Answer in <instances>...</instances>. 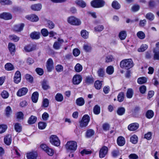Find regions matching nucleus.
I'll return each instance as SVG.
<instances>
[{
	"instance_id": "nucleus-62",
	"label": "nucleus",
	"mask_w": 159,
	"mask_h": 159,
	"mask_svg": "<svg viewBox=\"0 0 159 159\" xmlns=\"http://www.w3.org/2000/svg\"><path fill=\"white\" fill-rule=\"evenodd\" d=\"M2 97L4 99L7 98L9 97V93L8 92L5 90H4L1 93Z\"/></svg>"
},
{
	"instance_id": "nucleus-59",
	"label": "nucleus",
	"mask_w": 159,
	"mask_h": 159,
	"mask_svg": "<svg viewBox=\"0 0 159 159\" xmlns=\"http://www.w3.org/2000/svg\"><path fill=\"white\" fill-rule=\"evenodd\" d=\"M9 39L15 42H17L19 40V37L15 35H11L9 36Z\"/></svg>"
},
{
	"instance_id": "nucleus-31",
	"label": "nucleus",
	"mask_w": 159,
	"mask_h": 159,
	"mask_svg": "<svg viewBox=\"0 0 159 159\" xmlns=\"http://www.w3.org/2000/svg\"><path fill=\"white\" fill-rule=\"evenodd\" d=\"M125 112V108L123 107H120L118 108L116 113L118 115L120 116H122L124 115Z\"/></svg>"
},
{
	"instance_id": "nucleus-4",
	"label": "nucleus",
	"mask_w": 159,
	"mask_h": 159,
	"mask_svg": "<svg viewBox=\"0 0 159 159\" xmlns=\"http://www.w3.org/2000/svg\"><path fill=\"white\" fill-rule=\"evenodd\" d=\"M105 4L103 0H93L90 2L91 6L94 8H100L103 7Z\"/></svg>"
},
{
	"instance_id": "nucleus-19",
	"label": "nucleus",
	"mask_w": 159,
	"mask_h": 159,
	"mask_svg": "<svg viewBox=\"0 0 159 159\" xmlns=\"http://www.w3.org/2000/svg\"><path fill=\"white\" fill-rule=\"evenodd\" d=\"M30 36L32 39H39L40 38V33L39 32L34 31L30 33Z\"/></svg>"
},
{
	"instance_id": "nucleus-52",
	"label": "nucleus",
	"mask_w": 159,
	"mask_h": 159,
	"mask_svg": "<svg viewBox=\"0 0 159 159\" xmlns=\"http://www.w3.org/2000/svg\"><path fill=\"white\" fill-rule=\"evenodd\" d=\"M82 69V66L80 63H77L75 67V71L77 72H81Z\"/></svg>"
},
{
	"instance_id": "nucleus-40",
	"label": "nucleus",
	"mask_w": 159,
	"mask_h": 159,
	"mask_svg": "<svg viewBox=\"0 0 159 159\" xmlns=\"http://www.w3.org/2000/svg\"><path fill=\"white\" fill-rule=\"evenodd\" d=\"M127 36L126 32L125 30H123L120 31L119 34V37L121 40H123L125 39Z\"/></svg>"
},
{
	"instance_id": "nucleus-53",
	"label": "nucleus",
	"mask_w": 159,
	"mask_h": 159,
	"mask_svg": "<svg viewBox=\"0 0 159 159\" xmlns=\"http://www.w3.org/2000/svg\"><path fill=\"white\" fill-rule=\"evenodd\" d=\"M46 123L43 122H39L38 123V128L40 129H44L47 126Z\"/></svg>"
},
{
	"instance_id": "nucleus-13",
	"label": "nucleus",
	"mask_w": 159,
	"mask_h": 159,
	"mask_svg": "<svg viewBox=\"0 0 159 159\" xmlns=\"http://www.w3.org/2000/svg\"><path fill=\"white\" fill-rule=\"evenodd\" d=\"M38 153L36 151H32L26 153V157L27 159H37Z\"/></svg>"
},
{
	"instance_id": "nucleus-60",
	"label": "nucleus",
	"mask_w": 159,
	"mask_h": 159,
	"mask_svg": "<svg viewBox=\"0 0 159 159\" xmlns=\"http://www.w3.org/2000/svg\"><path fill=\"white\" fill-rule=\"evenodd\" d=\"M42 88L44 90H46L50 88V86L47 84L46 80H43L42 84Z\"/></svg>"
},
{
	"instance_id": "nucleus-1",
	"label": "nucleus",
	"mask_w": 159,
	"mask_h": 159,
	"mask_svg": "<svg viewBox=\"0 0 159 159\" xmlns=\"http://www.w3.org/2000/svg\"><path fill=\"white\" fill-rule=\"evenodd\" d=\"M134 66V63L131 58L122 60L120 62V66L122 69L129 70Z\"/></svg>"
},
{
	"instance_id": "nucleus-45",
	"label": "nucleus",
	"mask_w": 159,
	"mask_h": 159,
	"mask_svg": "<svg viewBox=\"0 0 159 159\" xmlns=\"http://www.w3.org/2000/svg\"><path fill=\"white\" fill-rule=\"evenodd\" d=\"M147 79L145 77H139L137 79V83L139 84H142L146 83Z\"/></svg>"
},
{
	"instance_id": "nucleus-38",
	"label": "nucleus",
	"mask_w": 159,
	"mask_h": 159,
	"mask_svg": "<svg viewBox=\"0 0 159 159\" xmlns=\"http://www.w3.org/2000/svg\"><path fill=\"white\" fill-rule=\"evenodd\" d=\"M111 6L114 9L116 10L119 9L120 8V5L116 0L113 1L111 4Z\"/></svg>"
},
{
	"instance_id": "nucleus-17",
	"label": "nucleus",
	"mask_w": 159,
	"mask_h": 159,
	"mask_svg": "<svg viewBox=\"0 0 159 159\" xmlns=\"http://www.w3.org/2000/svg\"><path fill=\"white\" fill-rule=\"evenodd\" d=\"M21 79V75L20 71L17 70L15 74L14 77V82L16 84L19 83Z\"/></svg>"
},
{
	"instance_id": "nucleus-29",
	"label": "nucleus",
	"mask_w": 159,
	"mask_h": 159,
	"mask_svg": "<svg viewBox=\"0 0 159 159\" xmlns=\"http://www.w3.org/2000/svg\"><path fill=\"white\" fill-rule=\"evenodd\" d=\"M95 133L94 130L92 129H87L85 133V137L87 138H90L93 136Z\"/></svg>"
},
{
	"instance_id": "nucleus-47",
	"label": "nucleus",
	"mask_w": 159,
	"mask_h": 159,
	"mask_svg": "<svg viewBox=\"0 0 159 159\" xmlns=\"http://www.w3.org/2000/svg\"><path fill=\"white\" fill-rule=\"evenodd\" d=\"M114 60V58L112 55H109L107 56L105 58V62L108 63L113 61Z\"/></svg>"
},
{
	"instance_id": "nucleus-61",
	"label": "nucleus",
	"mask_w": 159,
	"mask_h": 159,
	"mask_svg": "<svg viewBox=\"0 0 159 159\" xmlns=\"http://www.w3.org/2000/svg\"><path fill=\"white\" fill-rule=\"evenodd\" d=\"M154 53L153 59L154 60H159V51H156L155 49L153 50Z\"/></svg>"
},
{
	"instance_id": "nucleus-36",
	"label": "nucleus",
	"mask_w": 159,
	"mask_h": 159,
	"mask_svg": "<svg viewBox=\"0 0 159 159\" xmlns=\"http://www.w3.org/2000/svg\"><path fill=\"white\" fill-rule=\"evenodd\" d=\"M14 129L16 132H21L22 130V127L21 124L18 123H16L14 125Z\"/></svg>"
},
{
	"instance_id": "nucleus-48",
	"label": "nucleus",
	"mask_w": 159,
	"mask_h": 159,
	"mask_svg": "<svg viewBox=\"0 0 159 159\" xmlns=\"http://www.w3.org/2000/svg\"><path fill=\"white\" fill-rule=\"evenodd\" d=\"M145 17L147 19L151 21L154 19V16L152 13L148 12L146 14Z\"/></svg>"
},
{
	"instance_id": "nucleus-58",
	"label": "nucleus",
	"mask_w": 159,
	"mask_h": 159,
	"mask_svg": "<svg viewBox=\"0 0 159 159\" xmlns=\"http://www.w3.org/2000/svg\"><path fill=\"white\" fill-rule=\"evenodd\" d=\"M47 25L48 28L50 29H52L55 27L54 24L50 20H48L47 21Z\"/></svg>"
},
{
	"instance_id": "nucleus-51",
	"label": "nucleus",
	"mask_w": 159,
	"mask_h": 159,
	"mask_svg": "<svg viewBox=\"0 0 159 159\" xmlns=\"http://www.w3.org/2000/svg\"><path fill=\"white\" fill-rule=\"evenodd\" d=\"M0 4L2 5H10L12 4V2L10 0H0Z\"/></svg>"
},
{
	"instance_id": "nucleus-28",
	"label": "nucleus",
	"mask_w": 159,
	"mask_h": 159,
	"mask_svg": "<svg viewBox=\"0 0 159 159\" xmlns=\"http://www.w3.org/2000/svg\"><path fill=\"white\" fill-rule=\"evenodd\" d=\"M4 142L5 144L7 145H10L11 143V136L10 134L7 135L4 138Z\"/></svg>"
},
{
	"instance_id": "nucleus-18",
	"label": "nucleus",
	"mask_w": 159,
	"mask_h": 159,
	"mask_svg": "<svg viewBox=\"0 0 159 159\" xmlns=\"http://www.w3.org/2000/svg\"><path fill=\"white\" fill-rule=\"evenodd\" d=\"M24 26L25 25L24 23L15 25L13 26V30L16 32H20L23 30Z\"/></svg>"
},
{
	"instance_id": "nucleus-6",
	"label": "nucleus",
	"mask_w": 159,
	"mask_h": 159,
	"mask_svg": "<svg viewBox=\"0 0 159 159\" xmlns=\"http://www.w3.org/2000/svg\"><path fill=\"white\" fill-rule=\"evenodd\" d=\"M90 120V117L88 115H84L82 117L81 120L79 122L80 127L81 128L86 127L88 125Z\"/></svg>"
},
{
	"instance_id": "nucleus-37",
	"label": "nucleus",
	"mask_w": 159,
	"mask_h": 159,
	"mask_svg": "<svg viewBox=\"0 0 159 159\" xmlns=\"http://www.w3.org/2000/svg\"><path fill=\"white\" fill-rule=\"evenodd\" d=\"M102 81L98 80H96L94 83V86L95 88L97 90H100L102 88Z\"/></svg>"
},
{
	"instance_id": "nucleus-64",
	"label": "nucleus",
	"mask_w": 159,
	"mask_h": 159,
	"mask_svg": "<svg viewBox=\"0 0 159 159\" xmlns=\"http://www.w3.org/2000/svg\"><path fill=\"white\" fill-rule=\"evenodd\" d=\"M49 104V102L48 99L45 98L43 101L42 106L44 107H47L48 106Z\"/></svg>"
},
{
	"instance_id": "nucleus-50",
	"label": "nucleus",
	"mask_w": 159,
	"mask_h": 159,
	"mask_svg": "<svg viewBox=\"0 0 159 159\" xmlns=\"http://www.w3.org/2000/svg\"><path fill=\"white\" fill-rule=\"evenodd\" d=\"M137 36L138 38L141 39H144L145 37V33L142 31H139L137 33Z\"/></svg>"
},
{
	"instance_id": "nucleus-63",
	"label": "nucleus",
	"mask_w": 159,
	"mask_h": 159,
	"mask_svg": "<svg viewBox=\"0 0 159 159\" xmlns=\"http://www.w3.org/2000/svg\"><path fill=\"white\" fill-rule=\"evenodd\" d=\"M41 33L42 35L44 37L47 36L49 34L48 30L45 28H43L41 29Z\"/></svg>"
},
{
	"instance_id": "nucleus-57",
	"label": "nucleus",
	"mask_w": 159,
	"mask_h": 159,
	"mask_svg": "<svg viewBox=\"0 0 159 159\" xmlns=\"http://www.w3.org/2000/svg\"><path fill=\"white\" fill-rule=\"evenodd\" d=\"M5 115L7 117H9L10 116L11 113L12 112L11 109L9 106H7L5 109Z\"/></svg>"
},
{
	"instance_id": "nucleus-41",
	"label": "nucleus",
	"mask_w": 159,
	"mask_h": 159,
	"mask_svg": "<svg viewBox=\"0 0 159 159\" xmlns=\"http://www.w3.org/2000/svg\"><path fill=\"white\" fill-rule=\"evenodd\" d=\"M117 100L119 102H123L125 98V94L123 92H120L117 96Z\"/></svg>"
},
{
	"instance_id": "nucleus-49",
	"label": "nucleus",
	"mask_w": 159,
	"mask_h": 159,
	"mask_svg": "<svg viewBox=\"0 0 159 159\" xmlns=\"http://www.w3.org/2000/svg\"><path fill=\"white\" fill-rule=\"evenodd\" d=\"M148 48V46L147 44H142L140 47L138 48V51L139 52H143Z\"/></svg>"
},
{
	"instance_id": "nucleus-46",
	"label": "nucleus",
	"mask_w": 159,
	"mask_h": 159,
	"mask_svg": "<svg viewBox=\"0 0 159 159\" xmlns=\"http://www.w3.org/2000/svg\"><path fill=\"white\" fill-rule=\"evenodd\" d=\"M82 37L84 39H87L89 37V32L86 30H82L80 32Z\"/></svg>"
},
{
	"instance_id": "nucleus-25",
	"label": "nucleus",
	"mask_w": 159,
	"mask_h": 159,
	"mask_svg": "<svg viewBox=\"0 0 159 159\" xmlns=\"http://www.w3.org/2000/svg\"><path fill=\"white\" fill-rule=\"evenodd\" d=\"M39 96V94L37 91L34 92L31 97V99L32 101L34 103H36L38 100Z\"/></svg>"
},
{
	"instance_id": "nucleus-22",
	"label": "nucleus",
	"mask_w": 159,
	"mask_h": 159,
	"mask_svg": "<svg viewBox=\"0 0 159 159\" xmlns=\"http://www.w3.org/2000/svg\"><path fill=\"white\" fill-rule=\"evenodd\" d=\"M117 143L119 146H123L125 143V138L122 136L118 137L117 139Z\"/></svg>"
},
{
	"instance_id": "nucleus-16",
	"label": "nucleus",
	"mask_w": 159,
	"mask_h": 159,
	"mask_svg": "<svg viewBox=\"0 0 159 159\" xmlns=\"http://www.w3.org/2000/svg\"><path fill=\"white\" fill-rule=\"evenodd\" d=\"M28 91L27 88L23 87L19 89L17 91L16 94L18 97H20L25 95Z\"/></svg>"
},
{
	"instance_id": "nucleus-44",
	"label": "nucleus",
	"mask_w": 159,
	"mask_h": 159,
	"mask_svg": "<svg viewBox=\"0 0 159 159\" xmlns=\"http://www.w3.org/2000/svg\"><path fill=\"white\" fill-rule=\"evenodd\" d=\"M106 71L107 73L109 75L112 74L114 71L113 67L111 66H107L106 68Z\"/></svg>"
},
{
	"instance_id": "nucleus-11",
	"label": "nucleus",
	"mask_w": 159,
	"mask_h": 159,
	"mask_svg": "<svg viewBox=\"0 0 159 159\" xmlns=\"http://www.w3.org/2000/svg\"><path fill=\"white\" fill-rule=\"evenodd\" d=\"M36 46L35 45L32 44H29L25 45L24 49L26 52H32L36 49Z\"/></svg>"
},
{
	"instance_id": "nucleus-34",
	"label": "nucleus",
	"mask_w": 159,
	"mask_h": 159,
	"mask_svg": "<svg viewBox=\"0 0 159 159\" xmlns=\"http://www.w3.org/2000/svg\"><path fill=\"white\" fill-rule=\"evenodd\" d=\"M154 116V112L152 110H148L145 114L146 117L148 119H151Z\"/></svg>"
},
{
	"instance_id": "nucleus-27",
	"label": "nucleus",
	"mask_w": 159,
	"mask_h": 159,
	"mask_svg": "<svg viewBox=\"0 0 159 159\" xmlns=\"http://www.w3.org/2000/svg\"><path fill=\"white\" fill-rule=\"evenodd\" d=\"M37 119L36 116L31 115L29 118L27 122L30 125L33 124L36 122Z\"/></svg>"
},
{
	"instance_id": "nucleus-9",
	"label": "nucleus",
	"mask_w": 159,
	"mask_h": 159,
	"mask_svg": "<svg viewBox=\"0 0 159 159\" xmlns=\"http://www.w3.org/2000/svg\"><path fill=\"white\" fill-rule=\"evenodd\" d=\"M46 67L48 72L52 71L54 69V63L52 58H49L48 60L46 62Z\"/></svg>"
},
{
	"instance_id": "nucleus-3",
	"label": "nucleus",
	"mask_w": 159,
	"mask_h": 159,
	"mask_svg": "<svg viewBox=\"0 0 159 159\" xmlns=\"http://www.w3.org/2000/svg\"><path fill=\"white\" fill-rule=\"evenodd\" d=\"M67 21L70 25L74 26H79L81 24V22L79 19L73 16L69 17Z\"/></svg>"
},
{
	"instance_id": "nucleus-5",
	"label": "nucleus",
	"mask_w": 159,
	"mask_h": 159,
	"mask_svg": "<svg viewBox=\"0 0 159 159\" xmlns=\"http://www.w3.org/2000/svg\"><path fill=\"white\" fill-rule=\"evenodd\" d=\"M40 147L49 156H52L54 153V150L53 149L50 148L46 144H41L40 145Z\"/></svg>"
},
{
	"instance_id": "nucleus-23",
	"label": "nucleus",
	"mask_w": 159,
	"mask_h": 159,
	"mask_svg": "<svg viewBox=\"0 0 159 159\" xmlns=\"http://www.w3.org/2000/svg\"><path fill=\"white\" fill-rule=\"evenodd\" d=\"M85 83L88 85L93 84L94 82V79L91 75L86 77L84 79Z\"/></svg>"
},
{
	"instance_id": "nucleus-26",
	"label": "nucleus",
	"mask_w": 159,
	"mask_h": 159,
	"mask_svg": "<svg viewBox=\"0 0 159 159\" xmlns=\"http://www.w3.org/2000/svg\"><path fill=\"white\" fill-rule=\"evenodd\" d=\"M77 105L79 106H82L85 103V101L82 97H80L77 98L75 101Z\"/></svg>"
},
{
	"instance_id": "nucleus-7",
	"label": "nucleus",
	"mask_w": 159,
	"mask_h": 159,
	"mask_svg": "<svg viewBox=\"0 0 159 159\" xmlns=\"http://www.w3.org/2000/svg\"><path fill=\"white\" fill-rule=\"evenodd\" d=\"M49 141L51 144L55 146L58 147L60 144V141L56 135H51L50 137Z\"/></svg>"
},
{
	"instance_id": "nucleus-8",
	"label": "nucleus",
	"mask_w": 159,
	"mask_h": 159,
	"mask_svg": "<svg viewBox=\"0 0 159 159\" xmlns=\"http://www.w3.org/2000/svg\"><path fill=\"white\" fill-rule=\"evenodd\" d=\"M108 149L107 147L105 146H102L99 151V157L100 158H104L107 154Z\"/></svg>"
},
{
	"instance_id": "nucleus-2",
	"label": "nucleus",
	"mask_w": 159,
	"mask_h": 159,
	"mask_svg": "<svg viewBox=\"0 0 159 159\" xmlns=\"http://www.w3.org/2000/svg\"><path fill=\"white\" fill-rule=\"evenodd\" d=\"M77 143L74 141H68L65 145L67 150L71 153L74 152L77 149Z\"/></svg>"
},
{
	"instance_id": "nucleus-54",
	"label": "nucleus",
	"mask_w": 159,
	"mask_h": 159,
	"mask_svg": "<svg viewBox=\"0 0 159 159\" xmlns=\"http://www.w3.org/2000/svg\"><path fill=\"white\" fill-rule=\"evenodd\" d=\"M7 126L5 124L0 125V134H2L6 131L7 129Z\"/></svg>"
},
{
	"instance_id": "nucleus-10",
	"label": "nucleus",
	"mask_w": 159,
	"mask_h": 159,
	"mask_svg": "<svg viewBox=\"0 0 159 159\" xmlns=\"http://www.w3.org/2000/svg\"><path fill=\"white\" fill-rule=\"evenodd\" d=\"M82 77L81 75L76 74L75 75L72 80L73 84L75 85H78L82 81Z\"/></svg>"
},
{
	"instance_id": "nucleus-30",
	"label": "nucleus",
	"mask_w": 159,
	"mask_h": 159,
	"mask_svg": "<svg viewBox=\"0 0 159 159\" xmlns=\"http://www.w3.org/2000/svg\"><path fill=\"white\" fill-rule=\"evenodd\" d=\"M6 70L7 71H11L14 70L15 68L13 65L10 62L7 63L4 66Z\"/></svg>"
},
{
	"instance_id": "nucleus-12",
	"label": "nucleus",
	"mask_w": 159,
	"mask_h": 159,
	"mask_svg": "<svg viewBox=\"0 0 159 159\" xmlns=\"http://www.w3.org/2000/svg\"><path fill=\"white\" fill-rule=\"evenodd\" d=\"M64 42V40L60 38H58L57 40L54 42L53 47V48L56 50H58L60 49L61 44Z\"/></svg>"
},
{
	"instance_id": "nucleus-14",
	"label": "nucleus",
	"mask_w": 159,
	"mask_h": 159,
	"mask_svg": "<svg viewBox=\"0 0 159 159\" xmlns=\"http://www.w3.org/2000/svg\"><path fill=\"white\" fill-rule=\"evenodd\" d=\"M25 17L28 20L33 22H37L39 20L38 16L34 14L27 15Z\"/></svg>"
},
{
	"instance_id": "nucleus-24",
	"label": "nucleus",
	"mask_w": 159,
	"mask_h": 159,
	"mask_svg": "<svg viewBox=\"0 0 159 159\" xmlns=\"http://www.w3.org/2000/svg\"><path fill=\"white\" fill-rule=\"evenodd\" d=\"M8 48L9 51L11 54H14L16 51L15 45L12 43H9L8 45Z\"/></svg>"
},
{
	"instance_id": "nucleus-32",
	"label": "nucleus",
	"mask_w": 159,
	"mask_h": 159,
	"mask_svg": "<svg viewBox=\"0 0 159 159\" xmlns=\"http://www.w3.org/2000/svg\"><path fill=\"white\" fill-rule=\"evenodd\" d=\"M97 73L98 76L100 77L103 78L105 75V70L103 68H99L97 71Z\"/></svg>"
},
{
	"instance_id": "nucleus-55",
	"label": "nucleus",
	"mask_w": 159,
	"mask_h": 159,
	"mask_svg": "<svg viewBox=\"0 0 159 159\" xmlns=\"http://www.w3.org/2000/svg\"><path fill=\"white\" fill-rule=\"evenodd\" d=\"M35 71L37 74L40 76L42 75L44 73L43 70L41 68L37 67L35 69Z\"/></svg>"
},
{
	"instance_id": "nucleus-42",
	"label": "nucleus",
	"mask_w": 159,
	"mask_h": 159,
	"mask_svg": "<svg viewBox=\"0 0 159 159\" xmlns=\"http://www.w3.org/2000/svg\"><path fill=\"white\" fill-rule=\"evenodd\" d=\"M55 99L57 102H61L63 99L62 95L60 93H57L55 96Z\"/></svg>"
},
{
	"instance_id": "nucleus-56",
	"label": "nucleus",
	"mask_w": 159,
	"mask_h": 159,
	"mask_svg": "<svg viewBox=\"0 0 159 159\" xmlns=\"http://www.w3.org/2000/svg\"><path fill=\"white\" fill-rule=\"evenodd\" d=\"M25 77L26 80L29 82L30 83H32L33 82V78L30 74H26L25 75Z\"/></svg>"
},
{
	"instance_id": "nucleus-35",
	"label": "nucleus",
	"mask_w": 159,
	"mask_h": 159,
	"mask_svg": "<svg viewBox=\"0 0 159 159\" xmlns=\"http://www.w3.org/2000/svg\"><path fill=\"white\" fill-rule=\"evenodd\" d=\"M138 141V138L135 134H134L130 138V142L134 144H136L137 143Z\"/></svg>"
},
{
	"instance_id": "nucleus-21",
	"label": "nucleus",
	"mask_w": 159,
	"mask_h": 159,
	"mask_svg": "<svg viewBox=\"0 0 159 159\" xmlns=\"http://www.w3.org/2000/svg\"><path fill=\"white\" fill-rule=\"evenodd\" d=\"M139 126V124L137 123H132L129 124L128 127V129L131 131H134L138 129Z\"/></svg>"
},
{
	"instance_id": "nucleus-20",
	"label": "nucleus",
	"mask_w": 159,
	"mask_h": 159,
	"mask_svg": "<svg viewBox=\"0 0 159 159\" xmlns=\"http://www.w3.org/2000/svg\"><path fill=\"white\" fill-rule=\"evenodd\" d=\"M42 8V5L40 3L33 4L30 6L31 9L34 11H40Z\"/></svg>"
},
{
	"instance_id": "nucleus-15",
	"label": "nucleus",
	"mask_w": 159,
	"mask_h": 159,
	"mask_svg": "<svg viewBox=\"0 0 159 159\" xmlns=\"http://www.w3.org/2000/svg\"><path fill=\"white\" fill-rule=\"evenodd\" d=\"M12 17V15L8 12H4L0 14V18L5 20H11Z\"/></svg>"
},
{
	"instance_id": "nucleus-39",
	"label": "nucleus",
	"mask_w": 159,
	"mask_h": 159,
	"mask_svg": "<svg viewBox=\"0 0 159 159\" xmlns=\"http://www.w3.org/2000/svg\"><path fill=\"white\" fill-rule=\"evenodd\" d=\"M133 94L134 91L132 89L129 88L127 89L126 93V96L127 98H131L133 97Z\"/></svg>"
},
{
	"instance_id": "nucleus-43",
	"label": "nucleus",
	"mask_w": 159,
	"mask_h": 159,
	"mask_svg": "<svg viewBox=\"0 0 159 159\" xmlns=\"http://www.w3.org/2000/svg\"><path fill=\"white\" fill-rule=\"evenodd\" d=\"M100 107L98 105H95L93 108V112L94 114L98 115L100 112Z\"/></svg>"
},
{
	"instance_id": "nucleus-33",
	"label": "nucleus",
	"mask_w": 159,
	"mask_h": 159,
	"mask_svg": "<svg viewBox=\"0 0 159 159\" xmlns=\"http://www.w3.org/2000/svg\"><path fill=\"white\" fill-rule=\"evenodd\" d=\"M75 3L78 6L83 8L85 7L86 6L85 2L82 0H77L75 1Z\"/></svg>"
}]
</instances>
